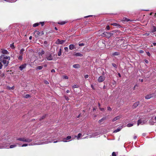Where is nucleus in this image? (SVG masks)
<instances>
[{
	"label": "nucleus",
	"instance_id": "1",
	"mask_svg": "<svg viewBox=\"0 0 156 156\" xmlns=\"http://www.w3.org/2000/svg\"><path fill=\"white\" fill-rule=\"evenodd\" d=\"M56 136H55L54 135V133H52L51 135V136L49 137L47 140H45V141L44 142H41L37 143H34L31 144H23L22 147H26L28 145L31 146V145H40V144H48L49 143H51L53 142L54 140L53 139H52L53 138H56Z\"/></svg>",
	"mask_w": 156,
	"mask_h": 156
},
{
	"label": "nucleus",
	"instance_id": "2",
	"mask_svg": "<svg viewBox=\"0 0 156 156\" xmlns=\"http://www.w3.org/2000/svg\"><path fill=\"white\" fill-rule=\"evenodd\" d=\"M10 59L9 56H6L4 55H2L0 56V61L3 63L5 67L8 65Z\"/></svg>",
	"mask_w": 156,
	"mask_h": 156
},
{
	"label": "nucleus",
	"instance_id": "3",
	"mask_svg": "<svg viewBox=\"0 0 156 156\" xmlns=\"http://www.w3.org/2000/svg\"><path fill=\"white\" fill-rule=\"evenodd\" d=\"M17 140L24 142H26L27 143L30 142L32 140L31 139L28 138H26L24 137L19 138L17 139Z\"/></svg>",
	"mask_w": 156,
	"mask_h": 156
},
{
	"label": "nucleus",
	"instance_id": "4",
	"mask_svg": "<svg viewBox=\"0 0 156 156\" xmlns=\"http://www.w3.org/2000/svg\"><path fill=\"white\" fill-rule=\"evenodd\" d=\"M53 56L52 54L50 52H48L46 54V58L48 60H52L53 59Z\"/></svg>",
	"mask_w": 156,
	"mask_h": 156
},
{
	"label": "nucleus",
	"instance_id": "5",
	"mask_svg": "<svg viewBox=\"0 0 156 156\" xmlns=\"http://www.w3.org/2000/svg\"><path fill=\"white\" fill-rule=\"evenodd\" d=\"M34 34L35 35V36L37 37L39 36H41L43 35L44 34V33L43 31L39 32L36 30L34 31Z\"/></svg>",
	"mask_w": 156,
	"mask_h": 156
},
{
	"label": "nucleus",
	"instance_id": "6",
	"mask_svg": "<svg viewBox=\"0 0 156 156\" xmlns=\"http://www.w3.org/2000/svg\"><path fill=\"white\" fill-rule=\"evenodd\" d=\"M101 36L103 37H105L108 38L110 37V36H109V32H104L101 34Z\"/></svg>",
	"mask_w": 156,
	"mask_h": 156
},
{
	"label": "nucleus",
	"instance_id": "7",
	"mask_svg": "<svg viewBox=\"0 0 156 156\" xmlns=\"http://www.w3.org/2000/svg\"><path fill=\"white\" fill-rule=\"evenodd\" d=\"M112 32H115V34H116L115 35L116 36L121 35H122V33L118 30H112Z\"/></svg>",
	"mask_w": 156,
	"mask_h": 156
},
{
	"label": "nucleus",
	"instance_id": "8",
	"mask_svg": "<svg viewBox=\"0 0 156 156\" xmlns=\"http://www.w3.org/2000/svg\"><path fill=\"white\" fill-rule=\"evenodd\" d=\"M0 52L3 54L2 55H8L9 54V52L6 50L2 49L0 50Z\"/></svg>",
	"mask_w": 156,
	"mask_h": 156
},
{
	"label": "nucleus",
	"instance_id": "9",
	"mask_svg": "<svg viewBox=\"0 0 156 156\" xmlns=\"http://www.w3.org/2000/svg\"><path fill=\"white\" fill-rule=\"evenodd\" d=\"M105 79V77L104 76H100L98 79V81L99 82H103Z\"/></svg>",
	"mask_w": 156,
	"mask_h": 156
},
{
	"label": "nucleus",
	"instance_id": "10",
	"mask_svg": "<svg viewBox=\"0 0 156 156\" xmlns=\"http://www.w3.org/2000/svg\"><path fill=\"white\" fill-rule=\"evenodd\" d=\"M154 94H150L147 95H146L145 97V98L146 99H149L151 98H152L153 96V95Z\"/></svg>",
	"mask_w": 156,
	"mask_h": 156
},
{
	"label": "nucleus",
	"instance_id": "11",
	"mask_svg": "<svg viewBox=\"0 0 156 156\" xmlns=\"http://www.w3.org/2000/svg\"><path fill=\"white\" fill-rule=\"evenodd\" d=\"M64 41L63 40H60L59 39H58L56 42V43L58 44H62L64 42Z\"/></svg>",
	"mask_w": 156,
	"mask_h": 156
},
{
	"label": "nucleus",
	"instance_id": "12",
	"mask_svg": "<svg viewBox=\"0 0 156 156\" xmlns=\"http://www.w3.org/2000/svg\"><path fill=\"white\" fill-rule=\"evenodd\" d=\"M139 104V102L137 101L135 102L133 105L132 108H136Z\"/></svg>",
	"mask_w": 156,
	"mask_h": 156
},
{
	"label": "nucleus",
	"instance_id": "13",
	"mask_svg": "<svg viewBox=\"0 0 156 156\" xmlns=\"http://www.w3.org/2000/svg\"><path fill=\"white\" fill-rule=\"evenodd\" d=\"M144 124V121L141 120L140 119H139L137 121V126H139L140 124L143 125Z\"/></svg>",
	"mask_w": 156,
	"mask_h": 156
},
{
	"label": "nucleus",
	"instance_id": "14",
	"mask_svg": "<svg viewBox=\"0 0 156 156\" xmlns=\"http://www.w3.org/2000/svg\"><path fill=\"white\" fill-rule=\"evenodd\" d=\"M111 25L114 26H116L117 28H120L121 27V26L120 25L116 23H114L111 24Z\"/></svg>",
	"mask_w": 156,
	"mask_h": 156
},
{
	"label": "nucleus",
	"instance_id": "15",
	"mask_svg": "<svg viewBox=\"0 0 156 156\" xmlns=\"http://www.w3.org/2000/svg\"><path fill=\"white\" fill-rule=\"evenodd\" d=\"M26 66V64H24L21 65L20 66L19 68L21 70H22L23 69L25 68Z\"/></svg>",
	"mask_w": 156,
	"mask_h": 156
},
{
	"label": "nucleus",
	"instance_id": "16",
	"mask_svg": "<svg viewBox=\"0 0 156 156\" xmlns=\"http://www.w3.org/2000/svg\"><path fill=\"white\" fill-rule=\"evenodd\" d=\"M121 118V117L120 116H116V117L114 118L112 120V122H114L116 120H117Z\"/></svg>",
	"mask_w": 156,
	"mask_h": 156
},
{
	"label": "nucleus",
	"instance_id": "17",
	"mask_svg": "<svg viewBox=\"0 0 156 156\" xmlns=\"http://www.w3.org/2000/svg\"><path fill=\"white\" fill-rule=\"evenodd\" d=\"M69 48L70 50H73L74 49H76V48L75 47V46L73 44H70L69 46Z\"/></svg>",
	"mask_w": 156,
	"mask_h": 156
},
{
	"label": "nucleus",
	"instance_id": "18",
	"mask_svg": "<svg viewBox=\"0 0 156 156\" xmlns=\"http://www.w3.org/2000/svg\"><path fill=\"white\" fill-rule=\"evenodd\" d=\"M74 55L76 56L82 57L83 56V55L80 53L77 52L74 54Z\"/></svg>",
	"mask_w": 156,
	"mask_h": 156
},
{
	"label": "nucleus",
	"instance_id": "19",
	"mask_svg": "<svg viewBox=\"0 0 156 156\" xmlns=\"http://www.w3.org/2000/svg\"><path fill=\"white\" fill-rule=\"evenodd\" d=\"M73 66L75 68H79L80 67V66L79 64H74Z\"/></svg>",
	"mask_w": 156,
	"mask_h": 156
},
{
	"label": "nucleus",
	"instance_id": "20",
	"mask_svg": "<svg viewBox=\"0 0 156 156\" xmlns=\"http://www.w3.org/2000/svg\"><path fill=\"white\" fill-rule=\"evenodd\" d=\"M153 29L152 30L151 32V33H153L156 31V27L154 26H153Z\"/></svg>",
	"mask_w": 156,
	"mask_h": 156
},
{
	"label": "nucleus",
	"instance_id": "21",
	"mask_svg": "<svg viewBox=\"0 0 156 156\" xmlns=\"http://www.w3.org/2000/svg\"><path fill=\"white\" fill-rule=\"evenodd\" d=\"M122 41L123 42H124V39H119L117 41L116 44H119V42H122Z\"/></svg>",
	"mask_w": 156,
	"mask_h": 156
},
{
	"label": "nucleus",
	"instance_id": "22",
	"mask_svg": "<svg viewBox=\"0 0 156 156\" xmlns=\"http://www.w3.org/2000/svg\"><path fill=\"white\" fill-rule=\"evenodd\" d=\"M106 119L105 117H103L101 119H100L98 121V122L101 123L102 122Z\"/></svg>",
	"mask_w": 156,
	"mask_h": 156
},
{
	"label": "nucleus",
	"instance_id": "23",
	"mask_svg": "<svg viewBox=\"0 0 156 156\" xmlns=\"http://www.w3.org/2000/svg\"><path fill=\"white\" fill-rule=\"evenodd\" d=\"M119 55V53L118 52H115L112 54L113 56L118 55Z\"/></svg>",
	"mask_w": 156,
	"mask_h": 156
},
{
	"label": "nucleus",
	"instance_id": "24",
	"mask_svg": "<svg viewBox=\"0 0 156 156\" xmlns=\"http://www.w3.org/2000/svg\"><path fill=\"white\" fill-rule=\"evenodd\" d=\"M115 34V32H112V31L110 32H109V36H110V37L114 35Z\"/></svg>",
	"mask_w": 156,
	"mask_h": 156
},
{
	"label": "nucleus",
	"instance_id": "25",
	"mask_svg": "<svg viewBox=\"0 0 156 156\" xmlns=\"http://www.w3.org/2000/svg\"><path fill=\"white\" fill-rule=\"evenodd\" d=\"M67 22H66L65 21H62V22H59L58 23L59 24L61 25H63L65 24Z\"/></svg>",
	"mask_w": 156,
	"mask_h": 156
},
{
	"label": "nucleus",
	"instance_id": "26",
	"mask_svg": "<svg viewBox=\"0 0 156 156\" xmlns=\"http://www.w3.org/2000/svg\"><path fill=\"white\" fill-rule=\"evenodd\" d=\"M68 140V136H67L66 138H64L62 141L64 142H67V140Z\"/></svg>",
	"mask_w": 156,
	"mask_h": 156
},
{
	"label": "nucleus",
	"instance_id": "27",
	"mask_svg": "<svg viewBox=\"0 0 156 156\" xmlns=\"http://www.w3.org/2000/svg\"><path fill=\"white\" fill-rule=\"evenodd\" d=\"M133 123H129L127 125V126L128 127H130L133 126Z\"/></svg>",
	"mask_w": 156,
	"mask_h": 156
},
{
	"label": "nucleus",
	"instance_id": "28",
	"mask_svg": "<svg viewBox=\"0 0 156 156\" xmlns=\"http://www.w3.org/2000/svg\"><path fill=\"white\" fill-rule=\"evenodd\" d=\"M42 68H43V66H38L37 67V69H39V70H41Z\"/></svg>",
	"mask_w": 156,
	"mask_h": 156
},
{
	"label": "nucleus",
	"instance_id": "29",
	"mask_svg": "<svg viewBox=\"0 0 156 156\" xmlns=\"http://www.w3.org/2000/svg\"><path fill=\"white\" fill-rule=\"evenodd\" d=\"M79 87L78 85H77V84H75L73 86V88H78Z\"/></svg>",
	"mask_w": 156,
	"mask_h": 156
},
{
	"label": "nucleus",
	"instance_id": "30",
	"mask_svg": "<svg viewBox=\"0 0 156 156\" xmlns=\"http://www.w3.org/2000/svg\"><path fill=\"white\" fill-rule=\"evenodd\" d=\"M121 130V129H120V128H118V129H117L116 130H114L113 132L114 133H117L118 132H119V131H120Z\"/></svg>",
	"mask_w": 156,
	"mask_h": 156
},
{
	"label": "nucleus",
	"instance_id": "31",
	"mask_svg": "<svg viewBox=\"0 0 156 156\" xmlns=\"http://www.w3.org/2000/svg\"><path fill=\"white\" fill-rule=\"evenodd\" d=\"M81 135L82 134L81 133H79L77 136V139H79L81 137Z\"/></svg>",
	"mask_w": 156,
	"mask_h": 156
},
{
	"label": "nucleus",
	"instance_id": "32",
	"mask_svg": "<svg viewBox=\"0 0 156 156\" xmlns=\"http://www.w3.org/2000/svg\"><path fill=\"white\" fill-rule=\"evenodd\" d=\"M16 145H12L10 146V148H12L16 147Z\"/></svg>",
	"mask_w": 156,
	"mask_h": 156
},
{
	"label": "nucleus",
	"instance_id": "33",
	"mask_svg": "<svg viewBox=\"0 0 156 156\" xmlns=\"http://www.w3.org/2000/svg\"><path fill=\"white\" fill-rule=\"evenodd\" d=\"M39 25V23H35L33 25V26L34 27H37V26H38Z\"/></svg>",
	"mask_w": 156,
	"mask_h": 156
},
{
	"label": "nucleus",
	"instance_id": "34",
	"mask_svg": "<svg viewBox=\"0 0 156 156\" xmlns=\"http://www.w3.org/2000/svg\"><path fill=\"white\" fill-rule=\"evenodd\" d=\"M106 29L108 30H110V27L109 25H108L106 27Z\"/></svg>",
	"mask_w": 156,
	"mask_h": 156
},
{
	"label": "nucleus",
	"instance_id": "35",
	"mask_svg": "<svg viewBox=\"0 0 156 156\" xmlns=\"http://www.w3.org/2000/svg\"><path fill=\"white\" fill-rule=\"evenodd\" d=\"M150 32H149V33H145L144 34V35L146 36H149L150 34L151 33Z\"/></svg>",
	"mask_w": 156,
	"mask_h": 156
},
{
	"label": "nucleus",
	"instance_id": "36",
	"mask_svg": "<svg viewBox=\"0 0 156 156\" xmlns=\"http://www.w3.org/2000/svg\"><path fill=\"white\" fill-rule=\"evenodd\" d=\"M18 58L19 60H22L23 59L22 56V55H20L18 57Z\"/></svg>",
	"mask_w": 156,
	"mask_h": 156
},
{
	"label": "nucleus",
	"instance_id": "37",
	"mask_svg": "<svg viewBox=\"0 0 156 156\" xmlns=\"http://www.w3.org/2000/svg\"><path fill=\"white\" fill-rule=\"evenodd\" d=\"M24 51V49H22L20 51V53L21 54H23V52Z\"/></svg>",
	"mask_w": 156,
	"mask_h": 156
},
{
	"label": "nucleus",
	"instance_id": "38",
	"mask_svg": "<svg viewBox=\"0 0 156 156\" xmlns=\"http://www.w3.org/2000/svg\"><path fill=\"white\" fill-rule=\"evenodd\" d=\"M107 110H108V111H111L112 110V108H111L109 107V106H108L107 107Z\"/></svg>",
	"mask_w": 156,
	"mask_h": 156
},
{
	"label": "nucleus",
	"instance_id": "39",
	"mask_svg": "<svg viewBox=\"0 0 156 156\" xmlns=\"http://www.w3.org/2000/svg\"><path fill=\"white\" fill-rule=\"evenodd\" d=\"M6 147V146H2L0 145V148H5Z\"/></svg>",
	"mask_w": 156,
	"mask_h": 156
},
{
	"label": "nucleus",
	"instance_id": "40",
	"mask_svg": "<svg viewBox=\"0 0 156 156\" xmlns=\"http://www.w3.org/2000/svg\"><path fill=\"white\" fill-rule=\"evenodd\" d=\"M79 45L80 46H84V44L83 43H81L79 42Z\"/></svg>",
	"mask_w": 156,
	"mask_h": 156
},
{
	"label": "nucleus",
	"instance_id": "41",
	"mask_svg": "<svg viewBox=\"0 0 156 156\" xmlns=\"http://www.w3.org/2000/svg\"><path fill=\"white\" fill-rule=\"evenodd\" d=\"M112 65L113 67L116 68H117V66L115 64L113 63H112Z\"/></svg>",
	"mask_w": 156,
	"mask_h": 156
},
{
	"label": "nucleus",
	"instance_id": "42",
	"mask_svg": "<svg viewBox=\"0 0 156 156\" xmlns=\"http://www.w3.org/2000/svg\"><path fill=\"white\" fill-rule=\"evenodd\" d=\"M116 155L115 152H113L112 154V156H116Z\"/></svg>",
	"mask_w": 156,
	"mask_h": 156
},
{
	"label": "nucleus",
	"instance_id": "43",
	"mask_svg": "<svg viewBox=\"0 0 156 156\" xmlns=\"http://www.w3.org/2000/svg\"><path fill=\"white\" fill-rule=\"evenodd\" d=\"M2 63L1 61H0V69H1L2 68Z\"/></svg>",
	"mask_w": 156,
	"mask_h": 156
},
{
	"label": "nucleus",
	"instance_id": "44",
	"mask_svg": "<svg viewBox=\"0 0 156 156\" xmlns=\"http://www.w3.org/2000/svg\"><path fill=\"white\" fill-rule=\"evenodd\" d=\"M10 47H11L12 48H14V45L13 44H11L10 45Z\"/></svg>",
	"mask_w": 156,
	"mask_h": 156
},
{
	"label": "nucleus",
	"instance_id": "45",
	"mask_svg": "<svg viewBox=\"0 0 156 156\" xmlns=\"http://www.w3.org/2000/svg\"><path fill=\"white\" fill-rule=\"evenodd\" d=\"M61 49H60V50L58 52V55L59 56H60L61 55Z\"/></svg>",
	"mask_w": 156,
	"mask_h": 156
},
{
	"label": "nucleus",
	"instance_id": "46",
	"mask_svg": "<svg viewBox=\"0 0 156 156\" xmlns=\"http://www.w3.org/2000/svg\"><path fill=\"white\" fill-rule=\"evenodd\" d=\"M30 97V95L27 94L26 95V96H25V98H27Z\"/></svg>",
	"mask_w": 156,
	"mask_h": 156
},
{
	"label": "nucleus",
	"instance_id": "47",
	"mask_svg": "<svg viewBox=\"0 0 156 156\" xmlns=\"http://www.w3.org/2000/svg\"><path fill=\"white\" fill-rule=\"evenodd\" d=\"M99 109L101 111H104L105 110V109L104 108H101V107H99Z\"/></svg>",
	"mask_w": 156,
	"mask_h": 156
},
{
	"label": "nucleus",
	"instance_id": "48",
	"mask_svg": "<svg viewBox=\"0 0 156 156\" xmlns=\"http://www.w3.org/2000/svg\"><path fill=\"white\" fill-rule=\"evenodd\" d=\"M44 83L46 84H49V82L47 80L44 81Z\"/></svg>",
	"mask_w": 156,
	"mask_h": 156
},
{
	"label": "nucleus",
	"instance_id": "49",
	"mask_svg": "<svg viewBox=\"0 0 156 156\" xmlns=\"http://www.w3.org/2000/svg\"><path fill=\"white\" fill-rule=\"evenodd\" d=\"M88 77H89V76L87 74L85 75L84 76V77L86 79L88 78Z\"/></svg>",
	"mask_w": 156,
	"mask_h": 156
},
{
	"label": "nucleus",
	"instance_id": "50",
	"mask_svg": "<svg viewBox=\"0 0 156 156\" xmlns=\"http://www.w3.org/2000/svg\"><path fill=\"white\" fill-rule=\"evenodd\" d=\"M14 87H9V90H11V89H14Z\"/></svg>",
	"mask_w": 156,
	"mask_h": 156
},
{
	"label": "nucleus",
	"instance_id": "51",
	"mask_svg": "<svg viewBox=\"0 0 156 156\" xmlns=\"http://www.w3.org/2000/svg\"><path fill=\"white\" fill-rule=\"evenodd\" d=\"M147 55H148V56H150L151 55L150 53L149 52H147Z\"/></svg>",
	"mask_w": 156,
	"mask_h": 156
},
{
	"label": "nucleus",
	"instance_id": "52",
	"mask_svg": "<svg viewBox=\"0 0 156 156\" xmlns=\"http://www.w3.org/2000/svg\"><path fill=\"white\" fill-rule=\"evenodd\" d=\"M129 20V19H127V18H125V20H124V21H127V22H128Z\"/></svg>",
	"mask_w": 156,
	"mask_h": 156
},
{
	"label": "nucleus",
	"instance_id": "53",
	"mask_svg": "<svg viewBox=\"0 0 156 156\" xmlns=\"http://www.w3.org/2000/svg\"><path fill=\"white\" fill-rule=\"evenodd\" d=\"M44 51L43 50H42L41 51V54L42 55L44 54Z\"/></svg>",
	"mask_w": 156,
	"mask_h": 156
},
{
	"label": "nucleus",
	"instance_id": "54",
	"mask_svg": "<svg viewBox=\"0 0 156 156\" xmlns=\"http://www.w3.org/2000/svg\"><path fill=\"white\" fill-rule=\"evenodd\" d=\"M40 23L41 24V26H43L44 25V22H42Z\"/></svg>",
	"mask_w": 156,
	"mask_h": 156
},
{
	"label": "nucleus",
	"instance_id": "55",
	"mask_svg": "<svg viewBox=\"0 0 156 156\" xmlns=\"http://www.w3.org/2000/svg\"><path fill=\"white\" fill-rule=\"evenodd\" d=\"M140 53H144V51L143 50H140Z\"/></svg>",
	"mask_w": 156,
	"mask_h": 156
},
{
	"label": "nucleus",
	"instance_id": "56",
	"mask_svg": "<svg viewBox=\"0 0 156 156\" xmlns=\"http://www.w3.org/2000/svg\"><path fill=\"white\" fill-rule=\"evenodd\" d=\"M51 72L52 73H53V72H55V70L54 69H52L51 70Z\"/></svg>",
	"mask_w": 156,
	"mask_h": 156
},
{
	"label": "nucleus",
	"instance_id": "57",
	"mask_svg": "<svg viewBox=\"0 0 156 156\" xmlns=\"http://www.w3.org/2000/svg\"><path fill=\"white\" fill-rule=\"evenodd\" d=\"M65 79H67L68 78V77L67 76H64Z\"/></svg>",
	"mask_w": 156,
	"mask_h": 156
},
{
	"label": "nucleus",
	"instance_id": "58",
	"mask_svg": "<svg viewBox=\"0 0 156 156\" xmlns=\"http://www.w3.org/2000/svg\"><path fill=\"white\" fill-rule=\"evenodd\" d=\"M91 87L94 90V87L92 85H91Z\"/></svg>",
	"mask_w": 156,
	"mask_h": 156
},
{
	"label": "nucleus",
	"instance_id": "59",
	"mask_svg": "<svg viewBox=\"0 0 156 156\" xmlns=\"http://www.w3.org/2000/svg\"><path fill=\"white\" fill-rule=\"evenodd\" d=\"M98 107H99V108L100 107L101 105H100V103L99 102H98Z\"/></svg>",
	"mask_w": 156,
	"mask_h": 156
},
{
	"label": "nucleus",
	"instance_id": "60",
	"mask_svg": "<svg viewBox=\"0 0 156 156\" xmlns=\"http://www.w3.org/2000/svg\"><path fill=\"white\" fill-rule=\"evenodd\" d=\"M145 62L146 63H148V61L147 60H146Z\"/></svg>",
	"mask_w": 156,
	"mask_h": 156
},
{
	"label": "nucleus",
	"instance_id": "61",
	"mask_svg": "<svg viewBox=\"0 0 156 156\" xmlns=\"http://www.w3.org/2000/svg\"><path fill=\"white\" fill-rule=\"evenodd\" d=\"M59 141H60L56 140V141H54V143H57V142H59Z\"/></svg>",
	"mask_w": 156,
	"mask_h": 156
},
{
	"label": "nucleus",
	"instance_id": "62",
	"mask_svg": "<svg viewBox=\"0 0 156 156\" xmlns=\"http://www.w3.org/2000/svg\"><path fill=\"white\" fill-rule=\"evenodd\" d=\"M137 138V136H134L133 137V138L134 139H136Z\"/></svg>",
	"mask_w": 156,
	"mask_h": 156
},
{
	"label": "nucleus",
	"instance_id": "63",
	"mask_svg": "<svg viewBox=\"0 0 156 156\" xmlns=\"http://www.w3.org/2000/svg\"><path fill=\"white\" fill-rule=\"evenodd\" d=\"M153 44L154 46H156V43H153Z\"/></svg>",
	"mask_w": 156,
	"mask_h": 156
},
{
	"label": "nucleus",
	"instance_id": "64",
	"mask_svg": "<svg viewBox=\"0 0 156 156\" xmlns=\"http://www.w3.org/2000/svg\"><path fill=\"white\" fill-rule=\"evenodd\" d=\"M47 44V41H45L44 42V44Z\"/></svg>",
	"mask_w": 156,
	"mask_h": 156
}]
</instances>
